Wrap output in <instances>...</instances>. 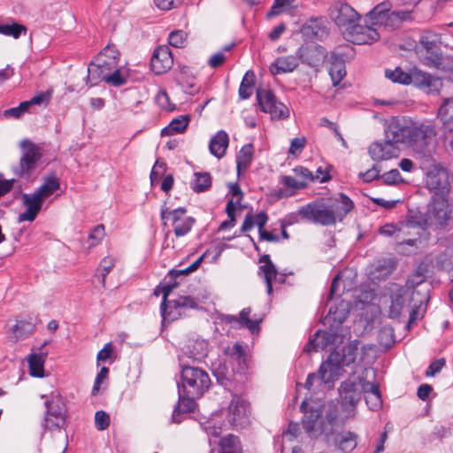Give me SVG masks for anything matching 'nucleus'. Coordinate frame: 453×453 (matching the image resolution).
Masks as SVG:
<instances>
[{
	"label": "nucleus",
	"instance_id": "f257e3e1",
	"mask_svg": "<svg viewBox=\"0 0 453 453\" xmlns=\"http://www.w3.org/2000/svg\"><path fill=\"white\" fill-rule=\"evenodd\" d=\"M225 353L228 356L231 369L226 362L217 359L211 364V370L217 382L221 386L227 387L228 383L234 380V375L242 376L245 373L248 369V362L245 350L240 343L227 347Z\"/></svg>",
	"mask_w": 453,
	"mask_h": 453
},
{
	"label": "nucleus",
	"instance_id": "f03ea898",
	"mask_svg": "<svg viewBox=\"0 0 453 453\" xmlns=\"http://www.w3.org/2000/svg\"><path fill=\"white\" fill-rule=\"evenodd\" d=\"M437 130L435 124L428 119L411 121L409 147L422 157H431L435 148Z\"/></svg>",
	"mask_w": 453,
	"mask_h": 453
},
{
	"label": "nucleus",
	"instance_id": "7ed1b4c3",
	"mask_svg": "<svg viewBox=\"0 0 453 453\" xmlns=\"http://www.w3.org/2000/svg\"><path fill=\"white\" fill-rule=\"evenodd\" d=\"M180 382L178 388L191 395H201L209 390L211 380L206 371L180 359Z\"/></svg>",
	"mask_w": 453,
	"mask_h": 453
},
{
	"label": "nucleus",
	"instance_id": "20e7f679",
	"mask_svg": "<svg viewBox=\"0 0 453 453\" xmlns=\"http://www.w3.org/2000/svg\"><path fill=\"white\" fill-rule=\"evenodd\" d=\"M391 6L389 2L378 4L369 12L366 18L373 26L382 25L389 29H396L400 27L404 21H411L414 19L412 11L398 10L390 12Z\"/></svg>",
	"mask_w": 453,
	"mask_h": 453
},
{
	"label": "nucleus",
	"instance_id": "39448f33",
	"mask_svg": "<svg viewBox=\"0 0 453 453\" xmlns=\"http://www.w3.org/2000/svg\"><path fill=\"white\" fill-rule=\"evenodd\" d=\"M45 399V413L42 422L44 430H60L66 424V408L58 392H51L49 395H42Z\"/></svg>",
	"mask_w": 453,
	"mask_h": 453
},
{
	"label": "nucleus",
	"instance_id": "423d86ee",
	"mask_svg": "<svg viewBox=\"0 0 453 453\" xmlns=\"http://www.w3.org/2000/svg\"><path fill=\"white\" fill-rule=\"evenodd\" d=\"M426 223L435 229H452L453 203L442 196L433 198L426 211Z\"/></svg>",
	"mask_w": 453,
	"mask_h": 453
},
{
	"label": "nucleus",
	"instance_id": "0eeeda50",
	"mask_svg": "<svg viewBox=\"0 0 453 453\" xmlns=\"http://www.w3.org/2000/svg\"><path fill=\"white\" fill-rule=\"evenodd\" d=\"M119 64V52L114 47L106 46L96 58L91 61L88 66V75L86 78V84L91 88L98 83L100 81L93 80L96 76H104L108 72H111L118 66Z\"/></svg>",
	"mask_w": 453,
	"mask_h": 453
},
{
	"label": "nucleus",
	"instance_id": "6e6552de",
	"mask_svg": "<svg viewBox=\"0 0 453 453\" xmlns=\"http://www.w3.org/2000/svg\"><path fill=\"white\" fill-rule=\"evenodd\" d=\"M256 96L260 110L269 113L273 119H285L289 117L288 108L277 99L271 89L258 88Z\"/></svg>",
	"mask_w": 453,
	"mask_h": 453
},
{
	"label": "nucleus",
	"instance_id": "1a4fd4ad",
	"mask_svg": "<svg viewBox=\"0 0 453 453\" xmlns=\"http://www.w3.org/2000/svg\"><path fill=\"white\" fill-rule=\"evenodd\" d=\"M187 209L179 207L170 210L165 205L161 208L160 218L162 220L170 219L176 237L188 234L196 223V219L187 216Z\"/></svg>",
	"mask_w": 453,
	"mask_h": 453
},
{
	"label": "nucleus",
	"instance_id": "9d476101",
	"mask_svg": "<svg viewBox=\"0 0 453 453\" xmlns=\"http://www.w3.org/2000/svg\"><path fill=\"white\" fill-rule=\"evenodd\" d=\"M22 156L18 165L12 168L15 174L19 177H28L35 169L42 154L39 147L29 140L21 142Z\"/></svg>",
	"mask_w": 453,
	"mask_h": 453
},
{
	"label": "nucleus",
	"instance_id": "9b49d317",
	"mask_svg": "<svg viewBox=\"0 0 453 453\" xmlns=\"http://www.w3.org/2000/svg\"><path fill=\"white\" fill-rule=\"evenodd\" d=\"M300 214L303 219L319 224L321 226L334 225L335 215L330 208L319 203H309L300 208Z\"/></svg>",
	"mask_w": 453,
	"mask_h": 453
},
{
	"label": "nucleus",
	"instance_id": "f8f14e48",
	"mask_svg": "<svg viewBox=\"0 0 453 453\" xmlns=\"http://www.w3.org/2000/svg\"><path fill=\"white\" fill-rule=\"evenodd\" d=\"M331 19L342 30L349 31L360 19L359 14L348 4L337 2L329 12Z\"/></svg>",
	"mask_w": 453,
	"mask_h": 453
},
{
	"label": "nucleus",
	"instance_id": "ddd939ff",
	"mask_svg": "<svg viewBox=\"0 0 453 453\" xmlns=\"http://www.w3.org/2000/svg\"><path fill=\"white\" fill-rule=\"evenodd\" d=\"M341 397V411L345 418L354 417L356 405L361 399V393L357 390L355 382L345 380L339 388Z\"/></svg>",
	"mask_w": 453,
	"mask_h": 453
},
{
	"label": "nucleus",
	"instance_id": "4468645a",
	"mask_svg": "<svg viewBox=\"0 0 453 453\" xmlns=\"http://www.w3.org/2000/svg\"><path fill=\"white\" fill-rule=\"evenodd\" d=\"M411 123L408 124L403 117H393L388 120L385 128V137L394 145L408 143Z\"/></svg>",
	"mask_w": 453,
	"mask_h": 453
},
{
	"label": "nucleus",
	"instance_id": "2eb2a0df",
	"mask_svg": "<svg viewBox=\"0 0 453 453\" xmlns=\"http://www.w3.org/2000/svg\"><path fill=\"white\" fill-rule=\"evenodd\" d=\"M249 403L234 395L228 406L227 420L232 426L243 428L249 424Z\"/></svg>",
	"mask_w": 453,
	"mask_h": 453
},
{
	"label": "nucleus",
	"instance_id": "dca6fc26",
	"mask_svg": "<svg viewBox=\"0 0 453 453\" xmlns=\"http://www.w3.org/2000/svg\"><path fill=\"white\" fill-rule=\"evenodd\" d=\"M300 409L301 411L303 412L302 423L306 433L311 436L321 434L323 432L319 421L322 415L321 406L317 405L309 407L307 401L303 400Z\"/></svg>",
	"mask_w": 453,
	"mask_h": 453
},
{
	"label": "nucleus",
	"instance_id": "f3484780",
	"mask_svg": "<svg viewBox=\"0 0 453 453\" xmlns=\"http://www.w3.org/2000/svg\"><path fill=\"white\" fill-rule=\"evenodd\" d=\"M344 38L354 44H370L380 39V34L373 25H361L358 22L349 31L343 32Z\"/></svg>",
	"mask_w": 453,
	"mask_h": 453
},
{
	"label": "nucleus",
	"instance_id": "a211bd4d",
	"mask_svg": "<svg viewBox=\"0 0 453 453\" xmlns=\"http://www.w3.org/2000/svg\"><path fill=\"white\" fill-rule=\"evenodd\" d=\"M168 307L165 312L161 315L163 324L166 321L170 323L180 319L187 309H198V303L190 296H180L176 299L169 300Z\"/></svg>",
	"mask_w": 453,
	"mask_h": 453
},
{
	"label": "nucleus",
	"instance_id": "6ab92c4d",
	"mask_svg": "<svg viewBox=\"0 0 453 453\" xmlns=\"http://www.w3.org/2000/svg\"><path fill=\"white\" fill-rule=\"evenodd\" d=\"M416 88L426 94H439L443 83L440 77L433 75L418 68L412 69V81Z\"/></svg>",
	"mask_w": 453,
	"mask_h": 453
},
{
	"label": "nucleus",
	"instance_id": "aec40b11",
	"mask_svg": "<svg viewBox=\"0 0 453 453\" xmlns=\"http://www.w3.org/2000/svg\"><path fill=\"white\" fill-rule=\"evenodd\" d=\"M339 358V351L334 350L329 354L327 359L320 365L319 374L322 383L327 384L338 379L343 368Z\"/></svg>",
	"mask_w": 453,
	"mask_h": 453
},
{
	"label": "nucleus",
	"instance_id": "412c9836",
	"mask_svg": "<svg viewBox=\"0 0 453 453\" xmlns=\"http://www.w3.org/2000/svg\"><path fill=\"white\" fill-rule=\"evenodd\" d=\"M173 65V57L168 46L162 45L154 50L150 59V65L155 74L165 73L171 69Z\"/></svg>",
	"mask_w": 453,
	"mask_h": 453
},
{
	"label": "nucleus",
	"instance_id": "4be33fe9",
	"mask_svg": "<svg viewBox=\"0 0 453 453\" xmlns=\"http://www.w3.org/2000/svg\"><path fill=\"white\" fill-rule=\"evenodd\" d=\"M296 55L303 64L316 67L325 60L326 50L320 45L304 44L298 49Z\"/></svg>",
	"mask_w": 453,
	"mask_h": 453
},
{
	"label": "nucleus",
	"instance_id": "5701e85b",
	"mask_svg": "<svg viewBox=\"0 0 453 453\" xmlns=\"http://www.w3.org/2000/svg\"><path fill=\"white\" fill-rule=\"evenodd\" d=\"M350 303L341 300L334 306H331L327 315L324 319V324L331 328L340 329L342 324L349 317Z\"/></svg>",
	"mask_w": 453,
	"mask_h": 453
},
{
	"label": "nucleus",
	"instance_id": "b1692460",
	"mask_svg": "<svg viewBox=\"0 0 453 453\" xmlns=\"http://www.w3.org/2000/svg\"><path fill=\"white\" fill-rule=\"evenodd\" d=\"M369 155L375 161L388 160L399 155V147L394 145L386 137L383 142H372L368 150Z\"/></svg>",
	"mask_w": 453,
	"mask_h": 453
},
{
	"label": "nucleus",
	"instance_id": "393cba45",
	"mask_svg": "<svg viewBox=\"0 0 453 453\" xmlns=\"http://www.w3.org/2000/svg\"><path fill=\"white\" fill-rule=\"evenodd\" d=\"M22 203L26 206V211L19 215L18 222L29 221L33 222L40 211L42 210L43 200L35 194H23Z\"/></svg>",
	"mask_w": 453,
	"mask_h": 453
},
{
	"label": "nucleus",
	"instance_id": "a878e982",
	"mask_svg": "<svg viewBox=\"0 0 453 453\" xmlns=\"http://www.w3.org/2000/svg\"><path fill=\"white\" fill-rule=\"evenodd\" d=\"M178 394L179 400L172 415L173 420L175 423L181 422V415L193 412L196 406V399L202 397L201 395H191L179 388Z\"/></svg>",
	"mask_w": 453,
	"mask_h": 453
},
{
	"label": "nucleus",
	"instance_id": "bb28decb",
	"mask_svg": "<svg viewBox=\"0 0 453 453\" xmlns=\"http://www.w3.org/2000/svg\"><path fill=\"white\" fill-rule=\"evenodd\" d=\"M258 262L263 264L258 268V275L264 279L266 284V292L271 295L273 293V281L277 278L278 270L268 254L260 257Z\"/></svg>",
	"mask_w": 453,
	"mask_h": 453
},
{
	"label": "nucleus",
	"instance_id": "cd10ccee",
	"mask_svg": "<svg viewBox=\"0 0 453 453\" xmlns=\"http://www.w3.org/2000/svg\"><path fill=\"white\" fill-rule=\"evenodd\" d=\"M250 308H244L241 311L239 317L234 315L226 316V322L229 324H236L239 328H247L252 334L258 333L261 319H250Z\"/></svg>",
	"mask_w": 453,
	"mask_h": 453
},
{
	"label": "nucleus",
	"instance_id": "c85d7f7f",
	"mask_svg": "<svg viewBox=\"0 0 453 453\" xmlns=\"http://www.w3.org/2000/svg\"><path fill=\"white\" fill-rule=\"evenodd\" d=\"M329 74L334 87H336L346 76L345 61L342 55L331 52L329 57Z\"/></svg>",
	"mask_w": 453,
	"mask_h": 453
},
{
	"label": "nucleus",
	"instance_id": "c756f323",
	"mask_svg": "<svg viewBox=\"0 0 453 453\" xmlns=\"http://www.w3.org/2000/svg\"><path fill=\"white\" fill-rule=\"evenodd\" d=\"M47 342H43L39 348V353H31L27 357L29 366V373L33 377L42 378L44 376V363L47 357L46 352H42V349L47 345Z\"/></svg>",
	"mask_w": 453,
	"mask_h": 453
},
{
	"label": "nucleus",
	"instance_id": "7c9ffc66",
	"mask_svg": "<svg viewBox=\"0 0 453 453\" xmlns=\"http://www.w3.org/2000/svg\"><path fill=\"white\" fill-rule=\"evenodd\" d=\"M298 56H285L276 58V60L271 64L270 72L273 74L286 73L293 72L299 65Z\"/></svg>",
	"mask_w": 453,
	"mask_h": 453
},
{
	"label": "nucleus",
	"instance_id": "2f4dec72",
	"mask_svg": "<svg viewBox=\"0 0 453 453\" xmlns=\"http://www.w3.org/2000/svg\"><path fill=\"white\" fill-rule=\"evenodd\" d=\"M418 57L421 63L430 68L441 70L446 64L440 46L419 53Z\"/></svg>",
	"mask_w": 453,
	"mask_h": 453
},
{
	"label": "nucleus",
	"instance_id": "473e14b6",
	"mask_svg": "<svg viewBox=\"0 0 453 453\" xmlns=\"http://www.w3.org/2000/svg\"><path fill=\"white\" fill-rule=\"evenodd\" d=\"M354 208L352 200L343 193H340L339 196L334 200V203L330 206L333 215H335V221H342L346 215L350 212Z\"/></svg>",
	"mask_w": 453,
	"mask_h": 453
},
{
	"label": "nucleus",
	"instance_id": "72a5a7b5",
	"mask_svg": "<svg viewBox=\"0 0 453 453\" xmlns=\"http://www.w3.org/2000/svg\"><path fill=\"white\" fill-rule=\"evenodd\" d=\"M228 134L224 130L219 131L209 142L210 152L218 158L223 157L228 147Z\"/></svg>",
	"mask_w": 453,
	"mask_h": 453
},
{
	"label": "nucleus",
	"instance_id": "f704fd0d",
	"mask_svg": "<svg viewBox=\"0 0 453 453\" xmlns=\"http://www.w3.org/2000/svg\"><path fill=\"white\" fill-rule=\"evenodd\" d=\"M358 435L350 431H342L336 434L335 443L343 453H349L357 445Z\"/></svg>",
	"mask_w": 453,
	"mask_h": 453
},
{
	"label": "nucleus",
	"instance_id": "c9c22d12",
	"mask_svg": "<svg viewBox=\"0 0 453 453\" xmlns=\"http://www.w3.org/2000/svg\"><path fill=\"white\" fill-rule=\"evenodd\" d=\"M60 188L58 178L51 173L43 178V183L35 191L43 201Z\"/></svg>",
	"mask_w": 453,
	"mask_h": 453
},
{
	"label": "nucleus",
	"instance_id": "e433bc0d",
	"mask_svg": "<svg viewBox=\"0 0 453 453\" xmlns=\"http://www.w3.org/2000/svg\"><path fill=\"white\" fill-rule=\"evenodd\" d=\"M303 35L308 39H322L326 35V27L323 26L322 21L311 19L307 21L302 27Z\"/></svg>",
	"mask_w": 453,
	"mask_h": 453
},
{
	"label": "nucleus",
	"instance_id": "4c0bfd02",
	"mask_svg": "<svg viewBox=\"0 0 453 453\" xmlns=\"http://www.w3.org/2000/svg\"><path fill=\"white\" fill-rule=\"evenodd\" d=\"M268 221V216L265 211H260L255 217L251 212H248L245 216L244 221L241 226V234L246 233L252 229L254 225L258 227V232L264 230L265 226Z\"/></svg>",
	"mask_w": 453,
	"mask_h": 453
},
{
	"label": "nucleus",
	"instance_id": "58836bf2",
	"mask_svg": "<svg viewBox=\"0 0 453 453\" xmlns=\"http://www.w3.org/2000/svg\"><path fill=\"white\" fill-rule=\"evenodd\" d=\"M254 154V146L252 143L245 144L242 147L236 156V168L238 173L245 172L251 165Z\"/></svg>",
	"mask_w": 453,
	"mask_h": 453
},
{
	"label": "nucleus",
	"instance_id": "ea45409f",
	"mask_svg": "<svg viewBox=\"0 0 453 453\" xmlns=\"http://www.w3.org/2000/svg\"><path fill=\"white\" fill-rule=\"evenodd\" d=\"M314 336L318 339V345L320 348V349H326L328 346L334 344L339 336V330L335 328H331V326H328L327 330H319L316 332Z\"/></svg>",
	"mask_w": 453,
	"mask_h": 453
},
{
	"label": "nucleus",
	"instance_id": "a19ab883",
	"mask_svg": "<svg viewBox=\"0 0 453 453\" xmlns=\"http://www.w3.org/2000/svg\"><path fill=\"white\" fill-rule=\"evenodd\" d=\"M438 35L432 31H424L418 40V45L417 46V53H422L426 50H434L439 46Z\"/></svg>",
	"mask_w": 453,
	"mask_h": 453
},
{
	"label": "nucleus",
	"instance_id": "79ce46f5",
	"mask_svg": "<svg viewBox=\"0 0 453 453\" xmlns=\"http://www.w3.org/2000/svg\"><path fill=\"white\" fill-rule=\"evenodd\" d=\"M35 331V325L27 320L18 319L12 327L16 341L24 340Z\"/></svg>",
	"mask_w": 453,
	"mask_h": 453
},
{
	"label": "nucleus",
	"instance_id": "37998d69",
	"mask_svg": "<svg viewBox=\"0 0 453 453\" xmlns=\"http://www.w3.org/2000/svg\"><path fill=\"white\" fill-rule=\"evenodd\" d=\"M219 453H242L240 440L234 434H228L221 438L219 442Z\"/></svg>",
	"mask_w": 453,
	"mask_h": 453
},
{
	"label": "nucleus",
	"instance_id": "c03bdc74",
	"mask_svg": "<svg viewBox=\"0 0 453 453\" xmlns=\"http://www.w3.org/2000/svg\"><path fill=\"white\" fill-rule=\"evenodd\" d=\"M255 85V73L253 71L249 70L244 74L239 88V96L242 100L250 97L252 94V88Z\"/></svg>",
	"mask_w": 453,
	"mask_h": 453
},
{
	"label": "nucleus",
	"instance_id": "a18cd8bd",
	"mask_svg": "<svg viewBox=\"0 0 453 453\" xmlns=\"http://www.w3.org/2000/svg\"><path fill=\"white\" fill-rule=\"evenodd\" d=\"M189 119L187 116H180L173 119L170 124L162 130V135H173L182 133L188 127Z\"/></svg>",
	"mask_w": 453,
	"mask_h": 453
},
{
	"label": "nucleus",
	"instance_id": "49530a36",
	"mask_svg": "<svg viewBox=\"0 0 453 453\" xmlns=\"http://www.w3.org/2000/svg\"><path fill=\"white\" fill-rule=\"evenodd\" d=\"M95 81H105L114 87H120L127 82V78L124 77L118 66L115 67L111 72H108L104 76H96L93 78Z\"/></svg>",
	"mask_w": 453,
	"mask_h": 453
},
{
	"label": "nucleus",
	"instance_id": "de8ad7c7",
	"mask_svg": "<svg viewBox=\"0 0 453 453\" xmlns=\"http://www.w3.org/2000/svg\"><path fill=\"white\" fill-rule=\"evenodd\" d=\"M437 116L445 126L453 120V96L443 98L438 109Z\"/></svg>",
	"mask_w": 453,
	"mask_h": 453
},
{
	"label": "nucleus",
	"instance_id": "09e8293b",
	"mask_svg": "<svg viewBox=\"0 0 453 453\" xmlns=\"http://www.w3.org/2000/svg\"><path fill=\"white\" fill-rule=\"evenodd\" d=\"M116 259L113 257L107 256L104 257L96 269V277H98L99 281L104 286L105 278L107 274L111 271V269L115 266Z\"/></svg>",
	"mask_w": 453,
	"mask_h": 453
},
{
	"label": "nucleus",
	"instance_id": "8fccbe9b",
	"mask_svg": "<svg viewBox=\"0 0 453 453\" xmlns=\"http://www.w3.org/2000/svg\"><path fill=\"white\" fill-rule=\"evenodd\" d=\"M386 77L393 82H398L403 85H410L412 81V69L410 73L403 72L400 67L395 68L394 71L386 70Z\"/></svg>",
	"mask_w": 453,
	"mask_h": 453
},
{
	"label": "nucleus",
	"instance_id": "3c124183",
	"mask_svg": "<svg viewBox=\"0 0 453 453\" xmlns=\"http://www.w3.org/2000/svg\"><path fill=\"white\" fill-rule=\"evenodd\" d=\"M403 290L400 288L397 293L392 296L391 305L389 307V317L391 319H397L402 314L404 307Z\"/></svg>",
	"mask_w": 453,
	"mask_h": 453
},
{
	"label": "nucleus",
	"instance_id": "603ef678",
	"mask_svg": "<svg viewBox=\"0 0 453 453\" xmlns=\"http://www.w3.org/2000/svg\"><path fill=\"white\" fill-rule=\"evenodd\" d=\"M426 186L429 190L438 195L444 188V181L439 173L431 171L426 174Z\"/></svg>",
	"mask_w": 453,
	"mask_h": 453
},
{
	"label": "nucleus",
	"instance_id": "864d4df0",
	"mask_svg": "<svg viewBox=\"0 0 453 453\" xmlns=\"http://www.w3.org/2000/svg\"><path fill=\"white\" fill-rule=\"evenodd\" d=\"M177 287V283L174 282L173 284H164V285H158L154 289V295L156 296H158L160 294L163 296L162 303L160 304V313L161 315L164 314L166 311L167 306H169V301L167 300L169 295L173 291L174 288Z\"/></svg>",
	"mask_w": 453,
	"mask_h": 453
},
{
	"label": "nucleus",
	"instance_id": "5fc2aeb1",
	"mask_svg": "<svg viewBox=\"0 0 453 453\" xmlns=\"http://www.w3.org/2000/svg\"><path fill=\"white\" fill-rule=\"evenodd\" d=\"M406 225L410 227H419L426 229L428 227L426 223V214L422 215L419 211H409L407 215Z\"/></svg>",
	"mask_w": 453,
	"mask_h": 453
},
{
	"label": "nucleus",
	"instance_id": "6e6d98bb",
	"mask_svg": "<svg viewBox=\"0 0 453 453\" xmlns=\"http://www.w3.org/2000/svg\"><path fill=\"white\" fill-rule=\"evenodd\" d=\"M27 30V27L18 23H13L12 25L0 24V34L7 36H12L15 39L19 38L21 34L25 35Z\"/></svg>",
	"mask_w": 453,
	"mask_h": 453
},
{
	"label": "nucleus",
	"instance_id": "4d7b16f0",
	"mask_svg": "<svg viewBox=\"0 0 453 453\" xmlns=\"http://www.w3.org/2000/svg\"><path fill=\"white\" fill-rule=\"evenodd\" d=\"M195 177L194 191L201 193L211 188V177L209 173H195Z\"/></svg>",
	"mask_w": 453,
	"mask_h": 453
},
{
	"label": "nucleus",
	"instance_id": "13d9d810",
	"mask_svg": "<svg viewBox=\"0 0 453 453\" xmlns=\"http://www.w3.org/2000/svg\"><path fill=\"white\" fill-rule=\"evenodd\" d=\"M357 348L353 345L343 347L342 351H339V361L342 365L349 366L353 364L357 357Z\"/></svg>",
	"mask_w": 453,
	"mask_h": 453
},
{
	"label": "nucleus",
	"instance_id": "bf43d9fd",
	"mask_svg": "<svg viewBox=\"0 0 453 453\" xmlns=\"http://www.w3.org/2000/svg\"><path fill=\"white\" fill-rule=\"evenodd\" d=\"M379 342L388 349L395 343L394 329L391 326H383L378 333Z\"/></svg>",
	"mask_w": 453,
	"mask_h": 453
},
{
	"label": "nucleus",
	"instance_id": "052dcab7",
	"mask_svg": "<svg viewBox=\"0 0 453 453\" xmlns=\"http://www.w3.org/2000/svg\"><path fill=\"white\" fill-rule=\"evenodd\" d=\"M168 42L175 48H184L187 44V34L183 30L173 31L168 37Z\"/></svg>",
	"mask_w": 453,
	"mask_h": 453
},
{
	"label": "nucleus",
	"instance_id": "680f3d73",
	"mask_svg": "<svg viewBox=\"0 0 453 453\" xmlns=\"http://www.w3.org/2000/svg\"><path fill=\"white\" fill-rule=\"evenodd\" d=\"M203 342H196L193 344V349H190V346L188 347L187 354L188 357L192 359V363L196 360L202 359L204 356H206V349L204 348Z\"/></svg>",
	"mask_w": 453,
	"mask_h": 453
},
{
	"label": "nucleus",
	"instance_id": "e2e57ef3",
	"mask_svg": "<svg viewBox=\"0 0 453 453\" xmlns=\"http://www.w3.org/2000/svg\"><path fill=\"white\" fill-rule=\"evenodd\" d=\"M30 105L27 101L21 102L19 106L7 109L4 115L7 118L19 119L24 113L28 112Z\"/></svg>",
	"mask_w": 453,
	"mask_h": 453
},
{
	"label": "nucleus",
	"instance_id": "0e129e2a",
	"mask_svg": "<svg viewBox=\"0 0 453 453\" xmlns=\"http://www.w3.org/2000/svg\"><path fill=\"white\" fill-rule=\"evenodd\" d=\"M155 101L160 108L168 111H172L175 109V105L171 103L170 97L165 89H160L157 92Z\"/></svg>",
	"mask_w": 453,
	"mask_h": 453
},
{
	"label": "nucleus",
	"instance_id": "69168bd1",
	"mask_svg": "<svg viewBox=\"0 0 453 453\" xmlns=\"http://www.w3.org/2000/svg\"><path fill=\"white\" fill-rule=\"evenodd\" d=\"M104 235V226L102 224L96 226L88 234L89 247L97 245L103 240Z\"/></svg>",
	"mask_w": 453,
	"mask_h": 453
},
{
	"label": "nucleus",
	"instance_id": "338daca9",
	"mask_svg": "<svg viewBox=\"0 0 453 453\" xmlns=\"http://www.w3.org/2000/svg\"><path fill=\"white\" fill-rule=\"evenodd\" d=\"M380 179L382 182L387 185H396L403 182V179L397 169H392L385 173L380 176Z\"/></svg>",
	"mask_w": 453,
	"mask_h": 453
},
{
	"label": "nucleus",
	"instance_id": "774afa93",
	"mask_svg": "<svg viewBox=\"0 0 453 453\" xmlns=\"http://www.w3.org/2000/svg\"><path fill=\"white\" fill-rule=\"evenodd\" d=\"M442 136L446 150L453 153V127L451 125L444 126Z\"/></svg>",
	"mask_w": 453,
	"mask_h": 453
}]
</instances>
